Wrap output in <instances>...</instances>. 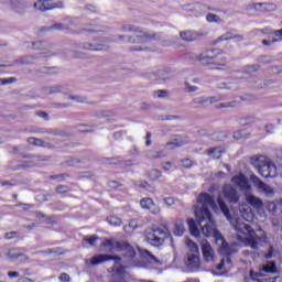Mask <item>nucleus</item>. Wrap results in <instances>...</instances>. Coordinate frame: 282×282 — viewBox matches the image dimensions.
Returning a JSON list of instances; mask_svg holds the SVG:
<instances>
[{"mask_svg": "<svg viewBox=\"0 0 282 282\" xmlns=\"http://www.w3.org/2000/svg\"><path fill=\"white\" fill-rule=\"evenodd\" d=\"M145 158H148V160H160L161 158H166V153H164V151L148 150Z\"/></svg>", "mask_w": 282, "mask_h": 282, "instance_id": "obj_21", "label": "nucleus"}, {"mask_svg": "<svg viewBox=\"0 0 282 282\" xmlns=\"http://www.w3.org/2000/svg\"><path fill=\"white\" fill-rule=\"evenodd\" d=\"M59 91H63V87L61 86H54L44 89L45 94H58Z\"/></svg>", "mask_w": 282, "mask_h": 282, "instance_id": "obj_39", "label": "nucleus"}, {"mask_svg": "<svg viewBox=\"0 0 282 282\" xmlns=\"http://www.w3.org/2000/svg\"><path fill=\"white\" fill-rule=\"evenodd\" d=\"M55 107L57 109H67V108L72 107V105H69V104H55Z\"/></svg>", "mask_w": 282, "mask_h": 282, "instance_id": "obj_59", "label": "nucleus"}, {"mask_svg": "<svg viewBox=\"0 0 282 282\" xmlns=\"http://www.w3.org/2000/svg\"><path fill=\"white\" fill-rule=\"evenodd\" d=\"M231 182L239 186L241 191H250V185L248 184V178L243 174L236 175L231 178Z\"/></svg>", "mask_w": 282, "mask_h": 282, "instance_id": "obj_14", "label": "nucleus"}, {"mask_svg": "<svg viewBox=\"0 0 282 282\" xmlns=\"http://www.w3.org/2000/svg\"><path fill=\"white\" fill-rule=\"evenodd\" d=\"M18 207L22 206L23 210H30V208H34V205L25 204V203H20L17 205Z\"/></svg>", "mask_w": 282, "mask_h": 282, "instance_id": "obj_57", "label": "nucleus"}, {"mask_svg": "<svg viewBox=\"0 0 282 282\" xmlns=\"http://www.w3.org/2000/svg\"><path fill=\"white\" fill-rule=\"evenodd\" d=\"M163 202L169 207L175 206V198L174 197H165V198H163Z\"/></svg>", "mask_w": 282, "mask_h": 282, "instance_id": "obj_49", "label": "nucleus"}, {"mask_svg": "<svg viewBox=\"0 0 282 282\" xmlns=\"http://www.w3.org/2000/svg\"><path fill=\"white\" fill-rule=\"evenodd\" d=\"M84 241H86V243H89V246H96V242L98 241V237L96 236H91V237H84Z\"/></svg>", "mask_w": 282, "mask_h": 282, "instance_id": "obj_42", "label": "nucleus"}, {"mask_svg": "<svg viewBox=\"0 0 282 282\" xmlns=\"http://www.w3.org/2000/svg\"><path fill=\"white\" fill-rule=\"evenodd\" d=\"M173 162L169 161V162H165L164 165L162 166L163 171H171L173 170Z\"/></svg>", "mask_w": 282, "mask_h": 282, "instance_id": "obj_54", "label": "nucleus"}, {"mask_svg": "<svg viewBox=\"0 0 282 282\" xmlns=\"http://www.w3.org/2000/svg\"><path fill=\"white\" fill-rule=\"evenodd\" d=\"M41 254H56L58 253V249H46L43 251H40Z\"/></svg>", "mask_w": 282, "mask_h": 282, "instance_id": "obj_53", "label": "nucleus"}, {"mask_svg": "<svg viewBox=\"0 0 282 282\" xmlns=\"http://www.w3.org/2000/svg\"><path fill=\"white\" fill-rule=\"evenodd\" d=\"M232 40L236 41L237 43H241V41H243V35L235 34V33L228 31L225 34L220 35L216 40V43H221V41H232Z\"/></svg>", "mask_w": 282, "mask_h": 282, "instance_id": "obj_15", "label": "nucleus"}, {"mask_svg": "<svg viewBox=\"0 0 282 282\" xmlns=\"http://www.w3.org/2000/svg\"><path fill=\"white\" fill-rule=\"evenodd\" d=\"M259 69H261V66H259V64H253V65H249L245 68V72H247V74H252V72H259Z\"/></svg>", "mask_w": 282, "mask_h": 282, "instance_id": "obj_41", "label": "nucleus"}, {"mask_svg": "<svg viewBox=\"0 0 282 282\" xmlns=\"http://www.w3.org/2000/svg\"><path fill=\"white\" fill-rule=\"evenodd\" d=\"M34 61V57L32 55L23 56L19 59V63L21 65H30Z\"/></svg>", "mask_w": 282, "mask_h": 282, "instance_id": "obj_40", "label": "nucleus"}, {"mask_svg": "<svg viewBox=\"0 0 282 282\" xmlns=\"http://www.w3.org/2000/svg\"><path fill=\"white\" fill-rule=\"evenodd\" d=\"M186 265H187V268H191V270H198L199 265H200L199 254L187 253Z\"/></svg>", "mask_w": 282, "mask_h": 282, "instance_id": "obj_17", "label": "nucleus"}, {"mask_svg": "<svg viewBox=\"0 0 282 282\" xmlns=\"http://www.w3.org/2000/svg\"><path fill=\"white\" fill-rule=\"evenodd\" d=\"M69 177L68 174H58V175H51V180H58V182H64V180H67Z\"/></svg>", "mask_w": 282, "mask_h": 282, "instance_id": "obj_45", "label": "nucleus"}, {"mask_svg": "<svg viewBox=\"0 0 282 282\" xmlns=\"http://www.w3.org/2000/svg\"><path fill=\"white\" fill-rule=\"evenodd\" d=\"M107 221L110 226H122V219L118 216H110L107 218Z\"/></svg>", "mask_w": 282, "mask_h": 282, "instance_id": "obj_31", "label": "nucleus"}, {"mask_svg": "<svg viewBox=\"0 0 282 282\" xmlns=\"http://www.w3.org/2000/svg\"><path fill=\"white\" fill-rule=\"evenodd\" d=\"M206 100L207 102H209V105H215V102H221V100H224V96L217 95V96L206 97Z\"/></svg>", "mask_w": 282, "mask_h": 282, "instance_id": "obj_34", "label": "nucleus"}, {"mask_svg": "<svg viewBox=\"0 0 282 282\" xmlns=\"http://www.w3.org/2000/svg\"><path fill=\"white\" fill-rule=\"evenodd\" d=\"M28 142L29 144H33L34 147H45V142L41 139L29 138Z\"/></svg>", "mask_w": 282, "mask_h": 282, "instance_id": "obj_35", "label": "nucleus"}, {"mask_svg": "<svg viewBox=\"0 0 282 282\" xmlns=\"http://www.w3.org/2000/svg\"><path fill=\"white\" fill-rule=\"evenodd\" d=\"M172 77H173V75L169 70H158L156 73L149 74V78L153 83H155L158 80H170V78H172Z\"/></svg>", "mask_w": 282, "mask_h": 282, "instance_id": "obj_13", "label": "nucleus"}, {"mask_svg": "<svg viewBox=\"0 0 282 282\" xmlns=\"http://www.w3.org/2000/svg\"><path fill=\"white\" fill-rule=\"evenodd\" d=\"M234 138H235V140H241V139L246 138V131L240 130V131L235 132Z\"/></svg>", "mask_w": 282, "mask_h": 282, "instance_id": "obj_46", "label": "nucleus"}, {"mask_svg": "<svg viewBox=\"0 0 282 282\" xmlns=\"http://www.w3.org/2000/svg\"><path fill=\"white\" fill-rule=\"evenodd\" d=\"M140 206L144 210H150L152 215H160V213H162V209L158 205H155V202H153V198H149V197L142 198L140 200Z\"/></svg>", "mask_w": 282, "mask_h": 282, "instance_id": "obj_9", "label": "nucleus"}, {"mask_svg": "<svg viewBox=\"0 0 282 282\" xmlns=\"http://www.w3.org/2000/svg\"><path fill=\"white\" fill-rule=\"evenodd\" d=\"M8 257H9V259H19V257H21V259H23V260L28 259V256L21 254V252H19V249L9 250Z\"/></svg>", "mask_w": 282, "mask_h": 282, "instance_id": "obj_27", "label": "nucleus"}, {"mask_svg": "<svg viewBox=\"0 0 282 282\" xmlns=\"http://www.w3.org/2000/svg\"><path fill=\"white\" fill-rule=\"evenodd\" d=\"M251 182H253L254 186H257V188L261 191V193H264V195H268L269 197L274 195V189H272L270 185L263 183L261 178H259L257 175H251Z\"/></svg>", "mask_w": 282, "mask_h": 282, "instance_id": "obj_11", "label": "nucleus"}, {"mask_svg": "<svg viewBox=\"0 0 282 282\" xmlns=\"http://www.w3.org/2000/svg\"><path fill=\"white\" fill-rule=\"evenodd\" d=\"M173 234L175 237H182V235H184V220L178 219L174 223Z\"/></svg>", "mask_w": 282, "mask_h": 282, "instance_id": "obj_23", "label": "nucleus"}, {"mask_svg": "<svg viewBox=\"0 0 282 282\" xmlns=\"http://www.w3.org/2000/svg\"><path fill=\"white\" fill-rule=\"evenodd\" d=\"M210 209L214 210V213H219V210H221V213L225 215L228 221H230V225L235 229L238 241L245 243V246H249V248H252V250H258L259 241H265V236L259 237L257 232H254V229H252L248 223L243 221V218L230 216V208H228V205H226V202H224L221 196L217 197L216 203L215 198L210 194L200 193L197 197V206L194 210L196 221L204 237H214L215 243L218 246L220 254H225V258H223L225 259V263L230 264L232 262L230 259V254H232V248H230V245L226 242V239L221 232L217 230V225H215V219H213Z\"/></svg>", "mask_w": 282, "mask_h": 282, "instance_id": "obj_1", "label": "nucleus"}, {"mask_svg": "<svg viewBox=\"0 0 282 282\" xmlns=\"http://www.w3.org/2000/svg\"><path fill=\"white\" fill-rule=\"evenodd\" d=\"M4 237L6 239H14V237H17V231L7 232Z\"/></svg>", "mask_w": 282, "mask_h": 282, "instance_id": "obj_61", "label": "nucleus"}, {"mask_svg": "<svg viewBox=\"0 0 282 282\" xmlns=\"http://www.w3.org/2000/svg\"><path fill=\"white\" fill-rule=\"evenodd\" d=\"M186 89L189 93L197 91V86H191V85L186 84Z\"/></svg>", "mask_w": 282, "mask_h": 282, "instance_id": "obj_64", "label": "nucleus"}, {"mask_svg": "<svg viewBox=\"0 0 282 282\" xmlns=\"http://www.w3.org/2000/svg\"><path fill=\"white\" fill-rule=\"evenodd\" d=\"M129 228H132V230H135V228H138V221L131 220V221L129 223V225H126V226L123 227V230H124L126 232H129Z\"/></svg>", "mask_w": 282, "mask_h": 282, "instance_id": "obj_43", "label": "nucleus"}, {"mask_svg": "<svg viewBox=\"0 0 282 282\" xmlns=\"http://www.w3.org/2000/svg\"><path fill=\"white\" fill-rule=\"evenodd\" d=\"M0 82H1V85H10L11 83H15V82H17V78H14V77H9V78L0 79Z\"/></svg>", "mask_w": 282, "mask_h": 282, "instance_id": "obj_50", "label": "nucleus"}, {"mask_svg": "<svg viewBox=\"0 0 282 282\" xmlns=\"http://www.w3.org/2000/svg\"><path fill=\"white\" fill-rule=\"evenodd\" d=\"M206 21L208 23H221V18H219V15H217L215 13H208L206 15Z\"/></svg>", "mask_w": 282, "mask_h": 282, "instance_id": "obj_30", "label": "nucleus"}, {"mask_svg": "<svg viewBox=\"0 0 282 282\" xmlns=\"http://www.w3.org/2000/svg\"><path fill=\"white\" fill-rule=\"evenodd\" d=\"M169 237H171V231L169 230V228L153 227L152 231L145 235V240L151 246L160 248V246H163L164 240L169 239Z\"/></svg>", "mask_w": 282, "mask_h": 282, "instance_id": "obj_6", "label": "nucleus"}, {"mask_svg": "<svg viewBox=\"0 0 282 282\" xmlns=\"http://www.w3.org/2000/svg\"><path fill=\"white\" fill-rule=\"evenodd\" d=\"M36 116H39V118H43L44 120H47V112L45 111L36 112Z\"/></svg>", "mask_w": 282, "mask_h": 282, "instance_id": "obj_63", "label": "nucleus"}, {"mask_svg": "<svg viewBox=\"0 0 282 282\" xmlns=\"http://www.w3.org/2000/svg\"><path fill=\"white\" fill-rule=\"evenodd\" d=\"M246 202L254 208L256 210H262L263 209V200L254 195H247L246 196Z\"/></svg>", "mask_w": 282, "mask_h": 282, "instance_id": "obj_16", "label": "nucleus"}, {"mask_svg": "<svg viewBox=\"0 0 282 282\" xmlns=\"http://www.w3.org/2000/svg\"><path fill=\"white\" fill-rule=\"evenodd\" d=\"M237 105H239L238 100H232V101H228V102H221L217 106V109H230L232 107H237Z\"/></svg>", "mask_w": 282, "mask_h": 282, "instance_id": "obj_28", "label": "nucleus"}, {"mask_svg": "<svg viewBox=\"0 0 282 282\" xmlns=\"http://www.w3.org/2000/svg\"><path fill=\"white\" fill-rule=\"evenodd\" d=\"M121 32H132L133 35L128 36V43H151V41H160L162 34L155 33L153 31H145L140 26L132 24L121 26Z\"/></svg>", "mask_w": 282, "mask_h": 282, "instance_id": "obj_3", "label": "nucleus"}, {"mask_svg": "<svg viewBox=\"0 0 282 282\" xmlns=\"http://www.w3.org/2000/svg\"><path fill=\"white\" fill-rule=\"evenodd\" d=\"M187 143H188V141H186L185 139H183L182 137L178 135L174 140L169 141L166 143V147L169 149H177L180 147H184V144H187Z\"/></svg>", "mask_w": 282, "mask_h": 282, "instance_id": "obj_19", "label": "nucleus"}, {"mask_svg": "<svg viewBox=\"0 0 282 282\" xmlns=\"http://www.w3.org/2000/svg\"><path fill=\"white\" fill-rule=\"evenodd\" d=\"M101 246L106 248V252H124V259H127V261L118 256L99 253L90 259V265H100V263L107 261H115L113 270L117 271L118 274H123L127 268H131V261L135 258V249H133L129 242L106 239Z\"/></svg>", "mask_w": 282, "mask_h": 282, "instance_id": "obj_2", "label": "nucleus"}, {"mask_svg": "<svg viewBox=\"0 0 282 282\" xmlns=\"http://www.w3.org/2000/svg\"><path fill=\"white\" fill-rule=\"evenodd\" d=\"M187 224L189 226L191 235H193V237H199V227L197 226V223L194 219H189Z\"/></svg>", "mask_w": 282, "mask_h": 282, "instance_id": "obj_24", "label": "nucleus"}, {"mask_svg": "<svg viewBox=\"0 0 282 282\" xmlns=\"http://www.w3.org/2000/svg\"><path fill=\"white\" fill-rule=\"evenodd\" d=\"M207 102L206 97H196L193 99L194 105H205Z\"/></svg>", "mask_w": 282, "mask_h": 282, "instance_id": "obj_48", "label": "nucleus"}, {"mask_svg": "<svg viewBox=\"0 0 282 282\" xmlns=\"http://www.w3.org/2000/svg\"><path fill=\"white\" fill-rule=\"evenodd\" d=\"M115 41H116V43H129V36L119 35Z\"/></svg>", "mask_w": 282, "mask_h": 282, "instance_id": "obj_51", "label": "nucleus"}, {"mask_svg": "<svg viewBox=\"0 0 282 282\" xmlns=\"http://www.w3.org/2000/svg\"><path fill=\"white\" fill-rule=\"evenodd\" d=\"M180 36L183 41H195V34H193L191 31H183L181 32Z\"/></svg>", "mask_w": 282, "mask_h": 282, "instance_id": "obj_29", "label": "nucleus"}, {"mask_svg": "<svg viewBox=\"0 0 282 282\" xmlns=\"http://www.w3.org/2000/svg\"><path fill=\"white\" fill-rule=\"evenodd\" d=\"M251 164L258 170L260 175L263 177H274L276 175V165L272 163V160L265 158L264 155L252 156Z\"/></svg>", "mask_w": 282, "mask_h": 282, "instance_id": "obj_4", "label": "nucleus"}, {"mask_svg": "<svg viewBox=\"0 0 282 282\" xmlns=\"http://www.w3.org/2000/svg\"><path fill=\"white\" fill-rule=\"evenodd\" d=\"M72 188L67 185H59L55 188V192L58 193L59 195H65V193H69Z\"/></svg>", "mask_w": 282, "mask_h": 282, "instance_id": "obj_37", "label": "nucleus"}, {"mask_svg": "<svg viewBox=\"0 0 282 282\" xmlns=\"http://www.w3.org/2000/svg\"><path fill=\"white\" fill-rule=\"evenodd\" d=\"M224 148L221 147H216V148H212L208 150L207 155H209V158H213V160H219V158H221V155H224Z\"/></svg>", "mask_w": 282, "mask_h": 282, "instance_id": "obj_22", "label": "nucleus"}, {"mask_svg": "<svg viewBox=\"0 0 282 282\" xmlns=\"http://www.w3.org/2000/svg\"><path fill=\"white\" fill-rule=\"evenodd\" d=\"M273 254H274V247L270 246L268 253L265 254V259H272Z\"/></svg>", "mask_w": 282, "mask_h": 282, "instance_id": "obj_56", "label": "nucleus"}, {"mask_svg": "<svg viewBox=\"0 0 282 282\" xmlns=\"http://www.w3.org/2000/svg\"><path fill=\"white\" fill-rule=\"evenodd\" d=\"M149 177L152 180H160L162 177V171L154 169L149 172Z\"/></svg>", "mask_w": 282, "mask_h": 282, "instance_id": "obj_36", "label": "nucleus"}, {"mask_svg": "<svg viewBox=\"0 0 282 282\" xmlns=\"http://www.w3.org/2000/svg\"><path fill=\"white\" fill-rule=\"evenodd\" d=\"M59 281H61V282H69V281H70L69 274H67V273H62V274L59 275Z\"/></svg>", "mask_w": 282, "mask_h": 282, "instance_id": "obj_55", "label": "nucleus"}, {"mask_svg": "<svg viewBox=\"0 0 282 282\" xmlns=\"http://www.w3.org/2000/svg\"><path fill=\"white\" fill-rule=\"evenodd\" d=\"M186 246L189 250L187 254H199V247L193 240H187Z\"/></svg>", "mask_w": 282, "mask_h": 282, "instance_id": "obj_26", "label": "nucleus"}, {"mask_svg": "<svg viewBox=\"0 0 282 282\" xmlns=\"http://www.w3.org/2000/svg\"><path fill=\"white\" fill-rule=\"evenodd\" d=\"M261 272H265L267 274H276L279 271L276 270V262L270 261L267 264L260 267Z\"/></svg>", "mask_w": 282, "mask_h": 282, "instance_id": "obj_20", "label": "nucleus"}, {"mask_svg": "<svg viewBox=\"0 0 282 282\" xmlns=\"http://www.w3.org/2000/svg\"><path fill=\"white\" fill-rule=\"evenodd\" d=\"M253 10L257 12H272L276 8V6L272 3H254L252 4Z\"/></svg>", "mask_w": 282, "mask_h": 282, "instance_id": "obj_18", "label": "nucleus"}, {"mask_svg": "<svg viewBox=\"0 0 282 282\" xmlns=\"http://www.w3.org/2000/svg\"><path fill=\"white\" fill-rule=\"evenodd\" d=\"M54 30H67V26L63 23H55L51 26H44L41 29V32H52Z\"/></svg>", "mask_w": 282, "mask_h": 282, "instance_id": "obj_25", "label": "nucleus"}, {"mask_svg": "<svg viewBox=\"0 0 282 282\" xmlns=\"http://www.w3.org/2000/svg\"><path fill=\"white\" fill-rule=\"evenodd\" d=\"M218 89H231L232 91L239 89V86L232 83H221L218 86Z\"/></svg>", "mask_w": 282, "mask_h": 282, "instance_id": "obj_32", "label": "nucleus"}, {"mask_svg": "<svg viewBox=\"0 0 282 282\" xmlns=\"http://www.w3.org/2000/svg\"><path fill=\"white\" fill-rule=\"evenodd\" d=\"M68 100H74L75 102H87V97L79 95H72L67 97Z\"/></svg>", "mask_w": 282, "mask_h": 282, "instance_id": "obj_38", "label": "nucleus"}, {"mask_svg": "<svg viewBox=\"0 0 282 282\" xmlns=\"http://www.w3.org/2000/svg\"><path fill=\"white\" fill-rule=\"evenodd\" d=\"M223 194L230 204H237V202H239V194H237V189H235L232 185H225L223 187Z\"/></svg>", "mask_w": 282, "mask_h": 282, "instance_id": "obj_12", "label": "nucleus"}, {"mask_svg": "<svg viewBox=\"0 0 282 282\" xmlns=\"http://www.w3.org/2000/svg\"><path fill=\"white\" fill-rule=\"evenodd\" d=\"M249 276L253 281H259L261 276H265V275L263 274V271H261V267H260V270L258 272H254V270H250Z\"/></svg>", "mask_w": 282, "mask_h": 282, "instance_id": "obj_33", "label": "nucleus"}, {"mask_svg": "<svg viewBox=\"0 0 282 282\" xmlns=\"http://www.w3.org/2000/svg\"><path fill=\"white\" fill-rule=\"evenodd\" d=\"M224 54V51L220 48H210L207 51H204L199 55H197V59L203 65H210L214 63V65H218L220 67H226V57H223L217 61L218 56H221Z\"/></svg>", "mask_w": 282, "mask_h": 282, "instance_id": "obj_5", "label": "nucleus"}, {"mask_svg": "<svg viewBox=\"0 0 282 282\" xmlns=\"http://www.w3.org/2000/svg\"><path fill=\"white\" fill-rule=\"evenodd\" d=\"M86 10H88L89 12H95V13L98 12V9L94 4L86 6Z\"/></svg>", "mask_w": 282, "mask_h": 282, "instance_id": "obj_60", "label": "nucleus"}, {"mask_svg": "<svg viewBox=\"0 0 282 282\" xmlns=\"http://www.w3.org/2000/svg\"><path fill=\"white\" fill-rule=\"evenodd\" d=\"M181 164H182V166H184V169H191V166H193L194 162L191 159H183V160H181Z\"/></svg>", "mask_w": 282, "mask_h": 282, "instance_id": "obj_44", "label": "nucleus"}, {"mask_svg": "<svg viewBox=\"0 0 282 282\" xmlns=\"http://www.w3.org/2000/svg\"><path fill=\"white\" fill-rule=\"evenodd\" d=\"M128 153H129V155H131V156H135V155H139L140 151H139L138 147L132 145V147L130 148V150H129Z\"/></svg>", "mask_w": 282, "mask_h": 282, "instance_id": "obj_52", "label": "nucleus"}, {"mask_svg": "<svg viewBox=\"0 0 282 282\" xmlns=\"http://www.w3.org/2000/svg\"><path fill=\"white\" fill-rule=\"evenodd\" d=\"M167 95H169V91L166 90H158L154 93L155 98H166Z\"/></svg>", "mask_w": 282, "mask_h": 282, "instance_id": "obj_47", "label": "nucleus"}, {"mask_svg": "<svg viewBox=\"0 0 282 282\" xmlns=\"http://www.w3.org/2000/svg\"><path fill=\"white\" fill-rule=\"evenodd\" d=\"M279 41L278 39H272V40H263L262 44L263 45H272V43H276Z\"/></svg>", "mask_w": 282, "mask_h": 282, "instance_id": "obj_62", "label": "nucleus"}, {"mask_svg": "<svg viewBox=\"0 0 282 282\" xmlns=\"http://www.w3.org/2000/svg\"><path fill=\"white\" fill-rule=\"evenodd\" d=\"M200 248H202L203 257L205 261H207V263H210V261H215V250L213 249L208 240H202Z\"/></svg>", "mask_w": 282, "mask_h": 282, "instance_id": "obj_10", "label": "nucleus"}, {"mask_svg": "<svg viewBox=\"0 0 282 282\" xmlns=\"http://www.w3.org/2000/svg\"><path fill=\"white\" fill-rule=\"evenodd\" d=\"M8 276H9L10 279H19L20 273L17 272V271H10V272H8Z\"/></svg>", "mask_w": 282, "mask_h": 282, "instance_id": "obj_58", "label": "nucleus"}, {"mask_svg": "<svg viewBox=\"0 0 282 282\" xmlns=\"http://www.w3.org/2000/svg\"><path fill=\"white\" fill-rule=\"evenodd\" d=\"M34 8L40 12H47V10H56L63 8V2L53 3L52 0H40L35 2Z\"/></svg>", "mask_w": 282, "mask_h": 282, "instance_id": "obj_8", "label": "nucleus"}, {"mask_svg": "<svg viewBox=\"0 0 282 282\" xmlns=\"http://www.w3.org/2000/svg\"><path fill=\"white\" fill-rule=\"evenodd\" d=\"M107 40H99L97 42H84L79 45L80 50H90L91 52H107L109 50V46L100 43H106Z\"/></svg>", "mask_w": 282, "mask_h": 282, "instance_id": "obj_7", "label": "nucleus"}]
</instances>
